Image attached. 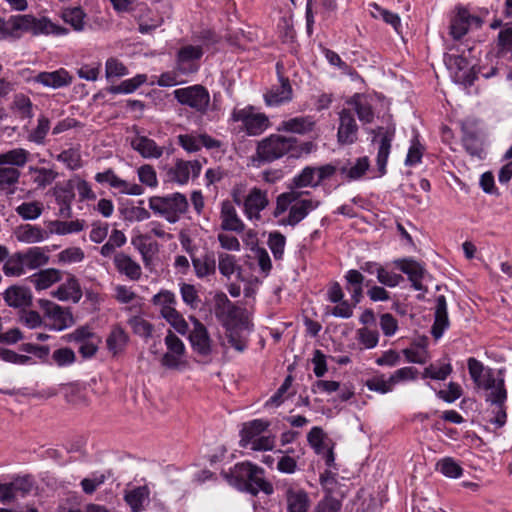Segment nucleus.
<instances>
[{
  "label": "nucleus",
  "mask_w": 512,
  "mask_h": 512,
  "mask_svg": "<svg viewBox=\"0 0 512 512\" xmlns=\"http://www.w3.org/2000/svg\"><path fill=\"white\" fill-rule=\"evenodd\" d=\"M467 365L475 387L485 392V401L493 407L491 423L498 428L503 427L507 420L508 397L503 370L500 369L495 373L492 368L485 367L482 362L473 357L467 360Z\"/></svg>",
  "instance_id": "obj_1"
},
{
  "label": "nucleus",
  "mask_w": 512,
  "mask_h": 512,
  "mask_svg": "<svg viewBox=\"0 0 512 512\" xmlns=\"http://www.w3.org/2000/svg\"><path fill=\"white\" fill-rule=\"evenodd\" d=\"M313 149L314 144L310 141L300 142L293 136L271 134L258 142L256 155L259 161L270 163L285 155L299 158L304 154L311 153Z\"/></svg>",
  "instance_id": "obj_2"
},
{
  "label": "nucleus",
  "mask_w": 512,
  "mask_h": 512,
  "mask_svg": "<svg viewBox=\"0 0 512 512\" xmlns=\"http://www.w3.org/2000/svg\"><path fill=\"white\" fill-rule=\"evenodd\" d=\"M303 194V192L297 190L281 193L276 199L274 217H279L289 210L288 216L283 222L290 226H296L300 223L311 211L320 206V201L312 198H302Z\"/></svg>",
  "instance_id": "obj_3"
},
{
  "label": "nucleus",
  "mask_w": 512,
  "mask_h": 512,
  "mask_svg": "<svg viewBox=\"0 0 512 512\" xmlns=\"http://www.w3.org/2000/svg\"><path fill=\"white\" fill-rule=\"evenodd\" d=\"M30 153L24 148H14L0 153V193L11 195L19 183L21 172L29 161Z\"/></svg>",
  "instance_id": "obj_4"
},
{
  "label": "nucleus",
  "mask_w": 512,
  "mask_h": 512,
  "mask_svg": "<svg viewBox=\"0 0 512 512\" xmlns=\"http://www.w3.org/2000/svg\"><path fill=\"white\" fill-rule=\"evenodd\" d=\"M14 37H20L22 32H30L33 35H66L68 29L53 23L47 17L36 18L33 15L13 16Z\"/></svg>",
  "instance_id": "obj_5"
},
{
  "label": "nucleus",
  "mask_w": 512,
  "mask_h": 512,
  "mask_svg": "<svg viewBox=\"0 0 512 512\" xmlns=\"http://www.w3.org/2000/svg\"><path fill=\"white\" fill-rule=\"evenodd\" d=\"M149 208L169 223H175L187 211L188 201L185 195L178 192L167 196H153L149 199Z\"/></svg>",
  "instance_id": "obj_6"
},
{
  "label": "nucleus",
  "mask_w": 512,
  "mask_h": 512,
  "mask_svg": "<svg viewBox=\"0 0 512 512\" xmlns=\"http://www.w3.org/2000/svg\"><path fill=\"white\" fill-rule=\"evenodd\" d=\"M214 312L225 329L247 326L243 309L232 303L224 293L216 294Z\"/></svg>",
  "instance_id": "obj_7"
},
{
  "label": "nucleus",
  "mask_w": 512,
  "mask_h": 512,
  "mask_svg": "<svg viewBox=\"0 0 512 512\" xmlns=\"http://www.w3.org/2000/svg\"><path fill=\"white\" fill-rule=\"evenodd\" d=\"M174 98L181 104L190 107L194 111L205 114L210 105L208 90L199 84L179 88L173 91Z\"/></svg>",
  "instance_id": "obj_8"
},
{
  "label": "nucleus",
  "mask_w": 512,
  "mask_h": 512,
  "mask_svg": "<svg viewBox=\"0 0 512 512\" xmlns=\"http://www.w3.org/2000/svg\"><path fill=\"white\" fill-rule=\"evenodd\" d=\"M236 473L247 481L248 491L256 495L259 491L266 494L273 493L272 485L264 479L263 470L256 465L245 462L235 466Z\"/></svg>",
  "instance_id": "obj_9"
},
{
  "label": "nucleus",
  "mask_w": 512,
  "mask_h": 512,
  "mask_svg": "<svg viewBox=\"0 0 512 512\" xmlns=\"http://www.w3.org/2000/svg\"><path fill=\"white\" fill-rule=\"evenodd\" d=\"M232 119L242 122L249 135L256 136L263 133L269 126V119L263 113H257L252 106L242 109H234Z\"/></svg>",
  "instance_id": "obj_10"
},
{
  "label": "nucleus",
  "mask_w": 512,
  "mask_h": 512,
  "mask_svg": "<svg viewBox=\"0 0 512 512\" xmlns=\"http://www.w3.org/2000/svg\"><path fill=\"white\" fill-rule=\"evenodd\" d=\"M280 488L287 512H309L311 500L306 490L292 483H283Z\"/></svg>",
  "instance_id": "obj_11"
},
{
  "label": "nucleus",
  "mask_w": 512,
  "mask_h": 512,
  "mask_svg": "<svg viewBox=\"0 0 512 512\" xmlns=\"http://www.w3.org/2000/svg\"><path fill=\"white\" fill-rule=\"evenodd\" d=\"M189 320L193 324V329L189 334V341L193 351L204 357L211 355L213 351V341L210 338L207 328L194 316H190Z\"/></svg>",
  "instance_id": "obj_12"
},
{
  "label": "nucleus",
  "mask_w": 512,
  "mask_h": 512,
  "mask_svg": "<svg viewBox=\"0 0 512 512\" xmlns=\"http://www.w3.org/2000/svg\"><path fill=\"white\" fill-rule=\"evenodd\" d=\"M39 306L44 311L45 316L53 321L51 329L61 331L73 325L74 318L68 308H63L45 299L39 300Z\"/></svg>",
  "instance_id": "obj_13"
},
{
  "label": "nucleus",
  "mask_w": 512,
  "mask_h": 512,
  "mask_svg": "<svg viewBox=\"0 0 512 512\" xmlns=\"http://www.w3.org/2000/svg\"><path fill=\"white\" fill-rule=\"evenodd\" d=\"M202 165L199 161H184L177 159L175 164L167 170V178L171 182L177 184H186L190 177L196 178L199 176Z\"/></svg>",
  "instance_id": "obj_14"
},
{
  "label": "nucleus",
  "mask_w": 512,
  "mask_h": 512,
  "mask_svg": "<svg viewBox=\"0 0 512 512\" xmlns=\"http://www.w3.org/2000/svg\"><path fill=\"white\" fill-rule=\"evenodd\" d=\"M357 138L358 125L353 112L349 109H342L339 112L338 143L341 145H351L357 141Z\"/></svg>",
  "instance_id": "obj_15"
},
{
  "label": "nucleus",
  "mask_w": 512,
  "mask_h": 512,
  "mask_svg": "<svg viewBox=\"0 0 512 512\" xmlns=\"http://www.w3.org/2000/svg\"><path fill=\"white\" fill-rule=\"evenodd\" d=\"M183 246L191 256L194 272L198 278L203 279L215 274L216 260L212 252H206L200 256H195L193 254L194 249L191 247L189 239H187L186 242H183Z\"/></svg>",
  "instance_id": "obj_16"
},
{
  "label": "nucleus",
  "mask_w": 512,
  "mask_h": 512,
  "mask_svg": "<svg viewBox=\"0 0 512 512\" xmlns=\"http://www.w3.org/2000/svg\"><path fill=\"white\" fill-rule=\"evenodd\" d=\"M269 204L266 191L253 187L244 199V213L250 220H260V212Z\"/></svg>",
  "instance_id": "obj_17"
},
{
  "label": "nucleus",
  "mask_w": 512,
  "mask_h": 512,
  "mask_svg": "<svg viewBox=\"0 0 512 512\" xmlns=\"http://www.w3.org/2000/svg\"><path fill=\"white\" fill-rule=\"evenodd\" d=\"M165 345L167 347V352L162 357V365L168 368H176L185 352L184 343L178 336L169 330L165 337Z\"/></svg>",
  "instance_id": "obj_18"
},
{
  "label": "nucleus",
  "mask_w": 512,
  "mask_h": 512,
  "mask_svg": "<svg viewBox=\"0 0 512 512\" xmlns=\"http://www.w3.org/2000/svg\"><path fill=\"white\" fill-rule=\"evenodd\" d=\"M203 55V50L200 46L187 45L178 51L177 67L186 74L197 71L198 65L195 63Z\"/></svg>",
  "instance_id": "obj_19"
},
{
  "label": "nucleus",
  "mask_w": 512,
  "mask_h": 512,
  "mask_svg": "<svg viewBox=\"0 0 512 512\" xmlns=\"http://www.w3.org/2000/svg\"><path fill=\"white\" fill-rule=\"evenodd\" d=\"M315 125L313 116H297L283 120L277 127V131L305 135L312 132Z\"/></svg>",
  "instance_id": "obj_20"
},
{
  "label": "nucleus",
  "mask_w": 512,
  "mask_h": 512,
  "mask_svg": "<svg viewBox=\"0 0 512 512\" xmlns=\"http://www.w3.org/2000/svg\"><path fill=\"white\" fill-rule=\"evenodd\" d=\"M53 195L57 204L60 206L59 215L65 218L71 216V204L75 198L74 181L68 180L62 185H56L53 188Z\"/></svg>",
  "instance_id": "obj_21"
},
{
  "label": "nucleus",
  "mask_w": 512,
  "mask_h": 512,
  "mask_svg": "<svg viewBox=\"0 0 512 512\" xmlns=\"http://www.w3.org/2000/svg\"><path fill=\"white\" fill-rule=\"evenodd\" d=\"M72 80V76L63 68L52 72H40L34 77V82L52 89L69 86Z\"/></svg>",
  "instance_id": "obj_22"
},
{
  "label": "nucleus",
  "mask_w": 512,
  "mask_h": 512,
  "mask_svg": "<svg viewBox=\"0 0 512 512\" xmlns=\"http://www.w3.org/2000/svg\"><path fill=\"white\" fill-rule=\"evenodd\" d=\"M14 235L21 243L36 244L47 240L50 233L38 225L22 224L15 229Z\"/></svg>",
  "instance_id": "obj_23"
},
{
  "label": "nucleus",
  "mask_w": 512,
  "mask_h": 512,
  "mask_svg": "<svg viewBox=\"0 0 512 512\" xmlns=\"http://www.w3.org/2000/svg\"><path fill=\"white\" fill-rule=\"evenodd\" d=\"M52 295L60 301H72L78 303L82 298V289L78 279L74 275H69L64 283H62Z\"/></svg>",
  "instance_id": "obj_24"
},
{
  "label": "nucleus",
  "mask_w": 512,
  "mask_h": 512,
  "mask_svg": "<svg viewBox=\"0 0 512 512\" xmlns=\"http://www.w3.org/2000/svg\"><path fill=\"white\" fill-rule=\"evenodd\" d=\"M449 327V318L447 311V302L444 295L436 298V306L434 312V323L432 326V335L435 339L442 337L444 331Z\"/></svg>",
  "instance_id": "obj_25"
},
{
  "label": "nucleus",
  "mask_w": 512,
  "mask_h": 512,
  "mask_svg": "<svg viewBox=\"0 0 512 512\" xmlns=\"http://www.w3.org/2000/svg\"><path fill=\"white\" fill-rule=\"evenodd\" d=\"M131 147L143 158L157 159L160 158L164 152V148L158 146L153 139L142 135H137L131 140Z\"/></svg>",
  "instance_id": "obj_26"
},
{
  "label": "nucleus",
  "mask_w": 512,
  "mask_h": 512,
  "mask_svg": "<svg viewBox=\"0 0 512 512\" xmlns=\"http://www.w3.org/2000/svg\"><path fill=\"white\" fill-rule=\"evenodd\" d=\"M4 300L10 307L24 308L31 305L32 294L28 288L14 285L4 292Z\"/></svg>",
  "instance_id": "obj_27"
},
{
  "label": "nucleus",
  "mask_w": 512,
  "mask_h": 512,
  "mask_svg": "<svg viewBox=\"0 0 512 512\" xmlns=\"http://www.w3.org/2000/svg\"><path fill=\"white\" fill-rule=\"evenodd\" d=\"M221 227L226 231H234L241 233L245 229V225L239 218L234 206L226 201L222 203L221 207Z\"/></svg>",
  "instance_id": "obj_28"
},
{
  "label": "nucleus",
  "mask_w": 512,
  "mask_h": 512,
  "mask_svg": "<svg viewBox=\"0 0 512 512\" xmlns=\"http://www.w3.org/2000/svg\"><path fill=\"white\" fill-rule=\"evenodd\" d=\"M268 427L269 422L263 419H255L244 423L240 431V446L242 448H248L249 444H251L255 438H258Z\"/></svg>",
  "instance_id": "obj_29"
},
{
  "label": "nucleus",
  "mask_w": 512,
  "mask_h": 512,
  "mask_svg": "<svg viewBox=\"0 0 512 512\" xmlns=\"http://www.w3.org/2000/svg\"><path fill=\"white\" fill-rule=\"evenodd\" d=\"M114 265L119 273L124 274L130 280L135 281L141 277V266L123 252L115 254Z\"/></svg>",
  "instance_id": "obj_30"
},
{
  "label": "nucleus",
  "mask_w": 512,
  "mask_h": 512,
  "mask_svg": "<svg viewBox=\"0 0 512 512\" xmlns=\"http://www.w3.org/2000/svg\"><path fill=\"white\" fill-rule=\"evenodd\" d=\"M398 266L408 276L415 290H424L422 279L425 269L420 263L414 260H402L398 263Z\"/></svg>",
  "instance_id": "obj_31"
},
{
  "label": "nucleus",
  "mask_w": 512,
  "mask_h": 512,
  "mask_svg": "<svg viewBox=\"0 0 512 512\" xmlns=\"http://www.w3.org/2000/svg\"><path fill=\"white\" fill-rule=\"evenodd\" d=\"M62 280V272L56 268L40 270L31 276V283L37 290H45Z\"/></svg>",
  "instance_id": "obj_32"
},
{
  "label": "nucleus",
  "mask_w": 512,
  "mask_h": 512,
  "mask_svg": "<svg viewBox=\"0 0 512 512\" xmlns=\"http://www.w3.org/2000/svg\"><path fill=\"white\" fill-rule=\"evenodd\" d=\"M150 491L147 486H139L125 493V501L133 512H141L149 503Z\"/></svg>",
  "instance_id": "obj_33"
},
{
  "label": "nucleus",
  "mask_w": 512,
  "mask_h": 512,
  "mask_svg": "<svg viewBox=\"0 0 512 512\" xmlns=\"http://www.w3.org/2000/svg\"><path fill=\"white\" fill-rule=\"evenodd\" d=\"M280 81L281 84L279 87L271 89L267 94H265V101L269 106L280 105L292 98V88L289 80L281 78Z\"/></svg>",
  "instance_id": "obj_34"
},
{
  "label": "nucleus",
  "mask_w": 512,
  "mask_h": 512,
  "mask_svg": "<svg viewBox=\"0 0 512 512\" xmlns=\"http://www.w3.org/2000/svg\"><path fill=\"white\" fill-rule=\"evenodd\" d=\"M345 279L347 281L346 289L351 294V298L356 305L363 297L362 285L364 276L360 271L352 269L346 273Z\"/></svg>",
  "instance_id": "obj_35"
},
{
  "label": "nucleus",
  "mask_w": 512,
  "mask_h": 512,
  "mask_svg": "<svg viewBox=\"0 0 512 512\" xmlns=\"http://www.w3.org/2000/svg\"><path fill=\"white\" fill-rule=\"evenodd\" d=\"M128 341L129 336L125 330L120 326H115L107 337L106 343L109 351L117 355L125 349Z\"/></svg>",
  "instance_id": "obj_36"
},
{
  "label": "nucleus",
  "mask_w": 512,
  "mask_h": 512,
  "mask_svg": "<svg viewBox=\"0 0 512 512\" xmlns=\"http://www.w3.org/2000/svg\"><path fill=\"white\" fill-rule=\"evenodd\" d=\"M21 256L25 267L29 269L39 268L49 262V256L46 254L44 248L41 247L29 248L26 252H21Z\"/></svg>",
  "instance_id": "obj_37"
},
{
  "label": "nucleus",
  "mask_w": 512,
  "mask_h": 512,
  "mask_svg": "<svg viewBox=\"0 0 512 512\" xmlns=\"http://www.w3.org/2000/svg\"><path fill=\"white\" fill-rule=\"evenodd\" d=\"M369 12L373 18L383 20L385 23L391 25L397 33L400 32L401 19L398 14L382 8L377 3L369 4Z\"/></svg>",
  "instance_id": "obj_38"
},
{
  "label": "nucleus",
  "mask_w": 512,
  "mask_h": 512,
  "mask_svg": "<svg viewBox=\"0 0 512 512\" xmlns=\"http://www.w3.org/2000/svg\"><path fill=\"white\" fill-rule=\"evenodd\" d=\"M152 302L159 308V313L162 317L175 309L177 304L175 294L169 290H161L153 296Z\"/></svg>",
  "instance_id": "obj_39"
},
{
  "label": "nucleus",
  "mask_w": 512,
  "mask_h": 512,
  "mask_svg": "<svg viewBox=\"0 0 512 512\" xmlns=\"http://www.w3.org/2000/svg\"><path fill=\"white\" fill-rule=\"evenodd\" d=\"M393 138L392 132H386L380 139L378 154H377V165L379 172L383 175L386 172V164L391 149V141Z\"/></svg>",
  "instance_id": "obj_40"
},
{
  "label": "nucleus",
  "mask_w": 512,
  "mask_h": 512,
  "mask_svg": "<svg viewBox=\"0 0 512 512\" xmlns=\"http://www.w3.org/2000/svg\"><path fill=\"white\" fill-rule=\"evenodd\" d=\"M63 21L73 27L75 31L84 29L85 13L80 7L66 8L61 13Z\"/></svg>",
  "instance_id": "obj_41"
},
{
  "label": "nucleus",
  "mask_w": 512,
  "mask_h": 512,
  "mask_svg": "<svg viewBox=\"0 0 512 512\" xmlns=\"http://www.w3.org/2000/svg\"><path fill=\"white\" fill-rule=\"evenodd\" d=\"M15 211L23 220H36L43 212V204L39 201L23 202Z\"/></svg>",
  "instance_id": "obj_42"
},
{
  "label": "nucleus",
  "mask_w": 512,
  "mask_h": 512,
  "mask_svg": "<svg viewBox=\"0 0 512 512\" xmlns=\"http://www.w3.org/2000/svg\"><path fill=\"white\" fill-rule=\"evenodd\" d=\"M370 166L368 157H360L354 164L350 166L341 167V173L350 180H357L361 178Z\"/></svg>",
  "instance_id": "obj_43"
},
{
  "label": "nucleus",
  "mask_w": 512,
  "mask_h": 512,
  "mask_svg": "<svg viewBox=\"0 0 512 512\" xmlns=\"http://www.w3.org/2000/svg\"><path fill=\"white\" fill-rule=\"evenodd\" d=\"M84 229L83 220H75L70 222H64L55 220L50 223L49 233H56L58 235H65L74 232H80Z\"/></svg>",
  "instance_id": "obj_44"
},
{
  "label": "nucleus",
  "mask_w": 512,
  "mask_h": 512,
  "mask_svg": "<svg viewBox=\"0 0 512 512\" xmlns=\"http://www.w3.org/2000/svg\"><path fill=\"white\" fill-rule=\"evenodd\" d=\"M3 272L6 276H21L25 272V264L21 252L15 253L5 259Z\"/></svg>",
  "instance_id": "obj_45"
},
{
  "label": "nucleus",
  "mask_w": 512,
  "mask_h": 512,
  "mask_svg": "<svg viewBox=\"0 0 512 512\" xmlns=\"http://www.w3.org/2000/svg\"><path fill=\"white\" fill-rule=\"evenodd\" d=\"M128 324L136 335L143 338L152 336L153 325L143 317L132 316L128 319Z\"/></svg>",
  "instance_id": "obj_46"
},
{
  "label": "nucleus",
  "mask_w": 512,
  "mask_h": 512,
  "mask_svg": "<svg viewBox=\"0 0 512 512\" xmlns=\"http://www.w3.org/2000/svg\"><path fill=\"white\" fill-rule=\"evenodd\" d=\"M218 267L220 273L230 278L231 275L236 271L240 270V266L237 264L236 257L227 253H220L218 256Z\"/></svg>",
  "instance_id": "obj_47"
},
{
  "label": "nucleus",
  "mask_w": 512,
  "mask_h": 512,
  "mask_svg": "<svg viewBox=\"0 0 512 512\" xmlns=\"http://www.w3.org/2000/svg\"><path fill=\"white\" fill-rule=\"evenodd\" d=\"M163 23V18L159 16L157 13H153L148 11L146 14H143L139 20V31L142 34L150 33Z\"/></svg>",
  "instance_id": "obj_48"
},
{
  "label": "nucleus",
  "mask_w": 512,
  "mask_h": 512,
  "mask_svg": "<svg viewBox=\"0 0 512 512\" xmlns=\"http://www.w3.org/2000/svg\"><path fill=\"white\" fill-rule=\"evenodd\" d=\"M147 80L146 75H137L132 79L123 81L120 85L112 86L110 92L113 94L132 93Z\"/></svg>",
  "instance_id": "obj_49"
},
{
  "label": "nucleus",
  "mask_w": 512,
  "mask_h": 512,
  "mask_svg": "<svg viewBox=\"0 0 512 512\" xmlns=\"http://www.w3.org/2000/svg\"><path fill=\"white\" fill-rule=\"evenodd\" d=\"M57 160L64 163L70 170H76L82 166L81 154L75 148L62 151L57 155Z\"/></svg>",
  "instance_id": "obj_50"
},
{
  "label": "nucleus",
  "mask_w": 512,
  "mask_h": 512,
  "mask_svg": "<svg viewBox=\"0 0 512 512\" xmlns=\"http://www.w3.org/2000/svg\"><path fill=\"white\" fill-rule=\"evenodd\" d=\"M247 329L248 325L246 327H233L231 329H226L228 342L239 352H243L247 347V340L242 336V331Z\"/></svg>",
  "instance_id": "obj_51"
},
{
  "label": "nucleus",
  "mask_w": 512,
  "mask_h": 512,
  "mask_svg": "<svg viewBox=\"0 0 512 512\" xmlns=\"http://www.w3.org/2000/svg\"><path fill=\"white\" fill-rule=\"evenodd\" d=\"M436 467L442 474L450 478H458L463 472L461 466L451 457L438 461Z\"/></svg>",
  "instance_id": "obj_52"
},
{
  "label": "nucleus",
  "mask_w": 512,
  "mask_h": 512,
  "mask_svg": "<svg viewBox=\"0 0 512 512\" xmlns=\"http://www.w3.org/2000/svg\"><path fill=\"white\" fill-rule=\"evenodd\" d=\"M452 372L450 363H445L440 367L435 364H430L422 373V378H430L433 380H445Z\"/></svg>",
  "instance_id": "obj_53"
},
{
  "label": "nucleus",
  "mask_w": 512,
  "mask_h": 512,
  "mask_svg": "<svg viewBox=\"0 0 512 512\" xmlns=\"http://www.w3.org/2000/svg\"><path fill=\"white\" fill-rule=\"evenodd\" d=\"M85 257L80 247H69L57 254V261L61 264H73L82 262Z\"/></svg>",
  "instance_id": "obj_54"
},
{
  "label": "nucleus",
  "mask_w": 512,
  "mask_h": 512,
  "mask_svg": "<svg viewBox=\"0 0 512 512\" xmlns=\"http://www.w3.org/2000/svg\"><path fill=\"white\" fill-rule=\"evenodd\" d=\"M180 294L183 302L191 309L198 308L201 300L198 291L192 284L183 283L180 285Z\"/></svg>",
  "instance_id": "obj_55"
},
{
  "label": "nucleus",
  "mask_w": 512,
  "mask_h": 512,
  "mask_svg": "<svg viewBox=\"0 0 512 512\" xmlns=\"http://www.w3.org/2000/svg\"><path fill=\"white\" fill-rule=\"evenodd\" d=\"M179 334L185 335L189 331V325L187 321L184 319L183 315L177 311V309H173L169 311L163 317Z\"/></svg>",
  "instance_id": "obj_56"
},
{
  "label": "nucleus",
  "mask_w": 512,
  "mask_h": 512,
  "mask_svg": "<svg viewBox=\"0 0 512 512\" xmlns=\"http://www.w3.org/2000/svg\"><path fill=\"white\" fill-rule=\"evenodd\" d=\"M316 169L313 167H305L301 173L295 176L292 180L296 188H303L307 186H317L318 182L315 180Z\"/></svg>",
  "instance_id": "obj_57"
},
{
  "label": "nucleus",
  "mask_w": 512,
  "mask_h": 512,
  "mask_svg": "<svg viewBox=\"0 0 512 512\" xmlns=\"http://www.w3.org/2000/svg\"><path fill=\"white\" fill-rule=\"evenodd\" d=\"M49 129V119L44 116L40 117L36 128L29 134L28 140L36 144H43Z\"/></svg>",
  "instance_id": "obj_58"
},
{
  "label": "nucleus",
  "mask_w": 512,
  "mask_h": 512,
  "mask_svg": "<svg viewBox=\"0 0 512 512\" xmlns=\"http://www.w3.org/2000/svg\"><path fill=\"white\" fill-rule=\"evenodd\" d=\"M111 187L118 189L120 193L138 196L143 193V188L136 183H129L126 180L119 178L116 174L111 184Z\"/></svg>",
  "instance_id": "obj_59"
},
{
  "label": "nucleus",
  "mask_w": 512,
  "mask_h": 512,
  "mask_svg": "<svg viewBox=\"0 0 512 512\" xmlns=\"http://www.w3.org/2000/svg\"><path fill=\"white\" fill-rule=\"evenodd\" d=\"M286 239L278 232L271 233L268 239V246L275 259H282L285 249Z\"/></svg>",
  "instance_id": "obj_60"
},
{
  "label": "nucleus",
  "mask_w": 512,
  "mask_h": 512,
  "mask_svg": "<svg viewBox=\"0 0 512 512\" xmlns=\"http://www.w3.org/2000/svg\"><path fill=\"white\" fill-rule=\"evenodd\" d=\"M140 182L149 187H156L158 184L156 171L152 165L144 164L137 170Z\"/></svg>",
  "instance_id": "obj_61"
},
{
  "label": "nucleus",
  "mask_w": 512,
  "mask_h": 512,
  "mask_svg": "<svg viewBox=\"0 0 512 512\" xmlns=\"http://www.w3.org/2000/svg\"><path fill=\"white\" fill-rule=\"evenodd\" d=\"M342 503L331 495H326L315 506L313 512H340Z\"/></svg>",
  "instance_id": "obj_62"
},
{
  "label": "nucleus",
  "mask_w": 512,
  "mask_h": 512,
  "mask_svg": "<svg viewBox=\"0 0 512 512\" xmlns=\"http://www.w3.org/2000/svg\"><path fill=\"white\" fill-rule=\"evenodd\" d=\"M35 173L34 183L40 188L50 185L58 177L56 171L47 168H36Z\"/></svg>",
  "instance_id": "obj_63"
},
{
  "label": "nucleus",
  "mask_w": 512,
  "mask_h": 512,
  "mask_svg": "<svg viewBox=\"0 0 512 512\" xmlns=\"http://www.w3.org/2000/svg\"><path fill=\"white\" fill-rule=\"evenodd\" d=\"M418 370L414 367H403L398 370H396L390 377L389 382L394 385L416 379Z\"/></svg>",
  "instance_id": "obj_64"
}]
</instances>
